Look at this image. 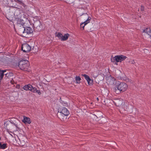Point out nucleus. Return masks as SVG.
I'll use <instances>...</instances> for the list:
<instances>
[{"instance_id":"nucleus-1","label":"nucleus","mask_w":151,"mask_h":151,"mask_svg":"<svg viewBox=\"0 0 151 151\" xmlns=\"http://www.w3.org/2000/svg\"><path fill=\"white\" fill-rule=\"evenodd\" d=\"M115 105L117 106H120L126 110L127 109L128 104H125L123 102V100L121 99H116L113 101Z\"/></svg>"},{"instance_id":"nucleus-2","label":"nucleus","mask_w":151,"mask_h":151,"mask_svg":"<svg viewBox=\"0 0 151 151\" xmlns=\"http://www.w3.org/2000/svg\"><path fill=\"white\" fill-rule=\"evenodd\" d=\"M17 142V144L22 147L26 146L27 143V138L24 136H20L18 137V139H15Z\"/></svg>"},{"instance_id":"nucleus-3","label":"nucleus","mask_w":151,"mask_h":151,"mask_svg":"<svg viewBox=\"0 0 151 151\" xmlns=\"http://www.w3.org/2000/svg\"><path fill=\"white\" fill-rule=\"evenodd\" d=\"M4 127L7 130H14L15 128L16 129L17 126L10 121H7L4 123Z\"/></svg>"},{"instance_id":"nucleus-4","label":"nucleus","mask_w":151,"mask_h":151,"mask_svg":"<svg viewBox=\"0 0 151 151\" xmlns=\"http://www.w3.org/2000/svg\"><path fill=\"white\" fill-rule=\"evenodd\" d=\"M127 58V57L123 55H117L114 57H111V60L112 62L116 61V62H121L125 60Z\"/></svg>"},{"instance_id":"nucleus-5","label":"nucleus","mask_w":151,"mask_h":151,"mask_svg":"<svg viewBox=\"0 0 151 151\" xmlns=\"http://www.w3.org/2000/svg\"><path fill=\"white\" fill-rule=\"evenodd\" d=\"M55 36L57 37L58 39L61 41L67 40L70 37V35L68 33H66L63 35L60 32H56Z\"/></svg>"},{"instance_id":"nucleus-6","label":"nucleus","mask_w":151,"mask_h":151,"mask_svg":"<svg viewBox=\"0 0 151 151\" xmlns=\"http://www.w3.org/2000/svg\"><path fill=\"white\" fill-rule=\"evenodd\" d=\"M116 88L121 92H123L127 88L128 86L125 83L122 82L120 83Z\"/></svg>"},{"instance_id":"nucleus-7","label":"nucleus","mask_w":151,"mask_h":151,"mask_svg":"<svg viewBox=\"0 0 151 151\" xmlns=\"http://www.w3.org/2000/svg\"><path fill=\"white\" fill-rule=\"evenodd\" d=\"M106 83L109 85H113L116 82L115 79L110 75L106 78Z\"/></svg>"},{"instance_id":"nucleus-8","label":"nucleus","mask_w":151,"mask_h":151,"mask_svg":"<svg viewBox=\"0 0 151 151\" xmlns=\"http://www.w3.org/2000/svg\"><path fill=\"white\" fill-rule=\"evenodd\" d=\"M22 50L24 52H28L30 50L31 47L28 44L25 43L22 45Z\"/></svg>"},{"instance_id":"nucleus-9","label":"nucleus","mask_w":151,"mask_h":151,"mask_svg":"<svg viewBox=\"0 0 151 151\" xmlns=\"http://www.w3.org/2000/svg\"><path fill=\"white\" fill-rule=\"evenodd\" d=\"M17 66H21L24 65V66H29V63L27 60H20L18 63H16V65Z\"/></svg>"},{"instance_id":"nucleus-10","label":"nucleus","mask_w":151,"mask_h":151,"mask_svg":"<svg viewBox=\"0 0 151 151\" xmlns=\"http://www.w3.org/2000/svg\"><path fill=\"white\" fill-rule=\"evenodd\" d=\"M60 112L64 115L68 116L69 112L67 109L65 107H61L59 109Z\"/></svg>"},{"instance_id":"nucleus-11","label":"nucleus","mask_w":151,"mask_h":151,"mask_svg":"<svg viewBox=\"0 0 151 151\" xmlns=\"http://www.w3.org/2000/svg\"><path fill=\"white\" fill-rule=\"evenodd\" d=\"M91 19V17H88V19L84 22L81 24L80 27L83 28V29H84L85 26L90 22Z\"/></svg>"},{"instance_id":"nucleus-12","label":"nucleus","mask_w":151,"mask_h":151,"mask_svg":"<svg viewBox=\"0 0 151 151\" xmlns=\"http://www.w3.org/2000/svg\"><path fill=\"white\" fill-rule=\"evenodd\" d=\"M19 34L21 36L23 37H25V34L24 32V27H22L19 29L18 30Z\"/></svg>"},{"instance_id":"nucleus-13","label":"nucleus","mask_w":151,"mask_h":151,"mask_svg":"<svg viewBox=\"0 0 151 151\" xmlns=\"http://www.w3.org/2000/svg\"><path fill=\"white\" fill-rule=\"evenodd\" d=\"M32 32L31 28L29 27H27L24 28V32L25 34V37L27 34H31Z\"/></svg>"},{"instance_id":"nucleus-14","label":"nucleus","mask_w":151,"mask_h":151,"mask_svg":"<svg viewBox=\"0 0 151 151\" xmlns=\"http://www.w3.org/2000/svg\"><path fill=\"white\" fill-rule=\"evenodd\" d=\"M22 122L25 124H30L31 122L30 119L29 117L25 116L24 117V119L22 120Z\"/></svg>"},{"instance_id":"nucleus-15","label":"nucleus","mask_w":151,"mask_h":151,"mask_svg":"<svg viewBox=\"0 0 151 151\" xmlns=\"http://www.w3.org/2000/svg\"><path fill=\"white\" fill-rule=\"evenodd\" d=\"M15 1L17 2L20 4L21 7H23L24 8H25L26 5L21 1H20L19 0H15Z\"/></svg>"},{"instance_id":"nucleus-16","label":"nucleus","mask_w":151,"mask_h":151,"mask_svg":"<svg viewBox=\"0 0 151 151\" xmlns=\"http://www.w3.org/2000/svg\"><path fill=\"white\" fill-rule=\"evenodd\" d=\"M4 75H5L6 79L7 78H10L13 76V75L12 73L10 72H7L6 73H5Z\"/></svg>"},{"instance_id":"nucleus-17","label":"nucleus","mask_w":151,"mask_h":151,"mask_svg":"<svg viewBox=\"0 0 151 151\" xmlns=\"http://www.w3.org/2000/svg\"><path fill=\"white\" fill-rule=\"evenodd\" d=\"M32 87V86L30 84L25 85L23 87V88L26 91L30 90L31 89V88Z\"/></svg>"},{"instance_id":"nucleus-18","label":"nucleus","mask_w":151,"mask_h":151,"mask_svg":"<svg viewBox=\"0 0 151 151\" xmlns=\"http://www.w3.org/2000/svg\"><path fill=\"white\" fill-rule=\"evenodd\" d=\"M143 32H145L149 35L151 33L150 29V28H147L143 30Z\"/></svg>"},{"instance_id":"nucleus-19","label":"nucleus","mask_w":151,"mask_h":151,"mask_svg":"<svg viewBox=\"0 0 151 151\" xmlns=\"http://www.w3.org/2000/svg\"><path fill=\"white\" fill-rule=\"evenodd\" d=\"M67 116L61 114L59 117V118L62 121H65L67 120Z\"/></svg>"},{"instance_id":"nucleus-20","label":"nucleus","mask_w":151,"mask_h":151,"mask_svg":"<svg viewBox=\"0 0 151 151\" xmlns=\"http://www.w3.org/2000/svg\"><path fill=\"white\" fill-rule=\"evenodd\" d=\"M7 144L6 143L2 144L1 142H0V149H4L6 147Z\"/></svg>"},{"instance_id":"nucleus-21","label":"nucleus","mask_w":151,"mask_h":151,"mask_svg":"<svg viewBox=\"0 0 151 151\" xmlns=\"http://www.w3.org/2000/svg\"><path fill=\"white\" fill-rule=\"evenodd\" d=\"M19 68L22 70L24 71H29V70L27 68L28 67H19Z\"/></svg>"},{"instance_id":"nucleus-22","label":"nucleus","mask_w":151,"mask_h":151,"mask_svg":"<svg viewBox=\"0 0 151 151\" xmlns=\"http://www.w3.org/2000/svg\"><path fill=\"white\" fill-rule=\"evenodd\" d=\"M75 79L77 83L79 84L80 83L81 78L79 76H76Z\"/></svg>"},{"instance_id":"nucleus-23","label":"nucleus","mask_w":151,"mask_h":151,"mask_svg":"<svg viewBox=\"0 0 151 151\" xmlns=\"http://www.w3.org/2000/svg\"><path fill=\"white\" fill-rule=\"evenodd\" d=\"M82 76L84 77L85 78L87 81H88V80L90 78L89 76L87 75L82 74Z\"/></svg>"},{"instance_id":"nucleus-24","label":"nucleus","mask_w":151,"mask_h":151,"mask_svg":"<svg viewBox=\"0 0 151 151\" xmlns=\"http://www.w3.org/2000/svg\"><path fill=\"white\" fill-rule=\"evenodd\" d=\"M88 82V84L89 85H91L93 84V81L90 78L88 80V81H87Z\"/></svg>"},{"instance_id":"nucleus-25","label":"nucleus","mask_w":151,"mask_h":151,"mask_svg":"<svg viewBox=\"0 0 151 151\" xmlns=\"http://www.w3.org/2000/svg\"><path fill=\"white\" fill-rule=\"evenodd\" d=\"M37 89L35 87H33L32 86V87L31 88V89L30 91H31L32 92L35 93Z\"/></svg>"},{"instance_id":"nucleus-26","label":"nucleus","mask_w":151,"mask_h":151,"mask_svg":"<svg viewBox=\"0 0 151 151\" xmlns=\"http://www.w3.org/2000/svg\"><path fill=\"white\" fill-rule=\"evenodd\" d=\"M65 2L69 4L72 3L73 1L74 0H65Z\"/></svg>"},{"instance_id":"nucleus-27","label":"nucleus","mask_w":151,"mask_h":151,"mask_svg":"<svg viewBox=\"0 0 151 151\" xmlns=\"http://www.w3.org/2000/svg\"><path fill=\"white\" fill-rule=\"evenodd\" d=\"M24 22V21L23 20L21 21L20 23H19V21H18V24H20L22 25L24 23V22Z\"/></svg>"},{"instance_id":"nucleus-28","label":"nucleus","mask_w":151,"mask_h":151,"mask_svg":"<svg viewBox=\"0 0 151 151\" xmlns=\"http://www.w3.org/2000/svg\"><path fill=\"white\" fill-rule=\"evenodd\" d=\"M36 93H37L39 95H40L41 94V92L39 90H37Z\"/></svg>"},{"instance_id":"nucleus-29","label":"nucleus","mask_w":151,"mask_h":151,"mask_svg":"<svg viewBox=\"0 0 151 151\" xmlns=\"http://www.w3.org/2000/svg\"><path fill=\"white\" fill-rule=\"evenodd\" d=\"M130 62L131 63H132V64H134V63H135V62H134V60H131V61Z\"/></svg>"},{"instance_id":"nucleus-30","label":"nucleus","mask_w":151,"mask_h":151,"mask_svg":"<svg viewBox=\"0 0 151 151\" xmlns=\"http://www.w3.org/2000/svg\"><path fill=\"white\" fill-rule=\"evenodd\" d=\"M10 82L12 84H13L14 83V81L13 79Z\"/></svg>"},{"instance_id":"nucleus-31","label":"nucleus","mask_w":151,"mask_h":151,"mask_svg":"<svg viewBox=\"0 0 151 151\" xmlns=\"http://www.w3.org/2000/svg\"><path fill=\"white\" fill-rule=\"evenodd\" d=\"M93 116H96V117H97V118H101V116H99V115H98L97 116H96V115H94Z\"/></svg>"},{"instance_id":"nucleus-32","label":"nucleus","mask_w":151,"mask_h":151,"mask_svg":"<svg viewBox=\"0 0 151 151\" xmlns=\"http://www.w3.org/2000/svg\"><path fill=\"white\" fill-rule=\"evenodd\" d=\"M149 37L150 38V39H151V33L150 34V35H149Z\"/></svg>"},{"instance_id":"nucleus-33","label":"nucleus","mask_w":151,"mask_h":151,"mask_svg":"<svg viewBox=\"0 0 151 151\" xmlns=\"http://www.w3.org/2000/svg\"><path fill=\"white\" fill-rule=\"evenodd\" d=\"M97 101H98L99 100V99L98 98H97Z\"/></svg>"},{"instance_id":"nucleus-34","label":"nucleus","mask_w":151,"mask_h":151,"mask_svg":"<svg viewBox=\"0 0 151 151\" xmlns=\"http://www.w3.org/2000/svg\"><path fill=\"white\" fill-rule=\"evenodd\" d=\"M90 106L91 107V108H92L93 107L91 106V105Z\"/></svg>"},{"instance_id":"nucleus-35","label":"nucleus","mask_w":151,"mask_h":151,"mask_svg":"<svg viewBox=\"0 0 151 151\" xmlns=\"http://www.w3.org/2000/svg\"><path fill=\"white\" fill-rule=\"evenodd\" d=\"M92 104H93L92 103H91V105Z\"/></svg>"},{"instance_id":"nucleus-36","label":"nucleus","mask_w":151,"mask_h":151,"mask_svg":"<svg viewBox=\"0 0 151 151\" xmlns=\"http://www.w3.org/2000/svg\"><path fill=\"white\" fill-rule=\"evenodd\" d=\"M1 137H0V140H1Z\"/></svg>"},{"instance_id":"nucleus-37","label":"nucleus","mask_w":151,"mask_h":151,"mask_svg":"<svg viewBox=\"0 0 151 151\" xmlns=\"http://www.w3.org/2000/svg\"><path fill=\"white\" fill-rule=\"evenodd\" d=\"M100 114H102V113H100Z\"/></svg>"}]
</instances>
